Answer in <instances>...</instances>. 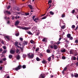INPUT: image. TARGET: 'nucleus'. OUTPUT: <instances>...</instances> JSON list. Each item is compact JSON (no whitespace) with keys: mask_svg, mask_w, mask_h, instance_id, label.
Instances as JSON below:
<instances>
[{"mask_svg":"<svg viewBox=\"0 0 78 78\" xmlns=\"http://www.w3.org/2000/svg\"><path fill=\"white\" fill-rule=\"evenodd\" d=\"M3 63V61L2 60L0 61V64H1V63Z\"/></svg>","mask_w":78,"mask_h":78,"instance_id":"obj_59","label":"nucleus"},{"mask_svg":"<svg viewBox=\"0 0 78 78\" xmlns=\"http://www.w3.org/2000/svg\"><path fill=\"white\" fill-rule=\"evenodd\" d=\"M74 76L76 78H77L78 77V74L77 73H74Z\"/></svg>","mask_w":78,"mask_h":78,"instance_id":"obj_11","label":"nucleus"},{"mask_svg":"<svg viewBox=\"0 0 78 78\" xmlns=\"http://www.w3.org/2000/svg\"><path fill=\"white\" fill-rule=\"evenodd\" d=\"M71 75L72 77H73V76H74L73 74H71Z\"/></svg>","mask_w":78,"mask_h":78,"instance_id":"obj_46","label":"nucleus"},{"mask_svg":"<svg viewBox=\"0 0 78 78\" xmlns=\"http://www.w3.org/2000/svg\"><path fill=\"white\" fill-rule=\"evenodd\" d=\"M34 21L35 22H39V19H38V18H35V19H34Z\"/></svg>","mask_w":78,"mask_h":78,"instance_id":"obj_7","label":"nucleus"},{"mask_svg":"<svg viewBox=\"0 0 78 78\" xmlns=\"http://www.w3.org/2000/svg\"><path fill=\"white\" fill-rule=\"evenodd\" d=\"M3 61H6V58H4L3 59Z\"/></svg>","mask_w":78,"mask_h":78,"instance_id":"obj_49","label":"nucleus"},{"mask_svg":"<svg viewBox=\"0 0 78 78\" xmlns=\"http://www.w3.org/2000/svg\"><path fill=\"white\" fill-rule=\"evenodd\" d=\"M9 58L10 59H11L12 58V55H10L9 56Z\"/></svg>","mask_w":78,"mask_h":78,"instance_id":"obj_30","label":"nucleus"},{"mask_svg":"<svg viewBox=\"0 0 78 78\" xmlns=\"http://www.w3.org/2000/svg\"><path fill=\"white\" fill-rule=\"evenodd\" d=\"M16 53H18V54H20V51L18 49H17L16 51Z\"/></svg>","mask_w":78,"mask_h":78,"instance_id":"obj_13","label":"nucleus"},{"mask_svg":"<svg viewBox=\"0 0 78 78\" xmlns=\"http://www.w3.org/2000/svg\"><path fill=\"white\" fill-rule=\"evenodd\" d=\"M62 59H66V57L64 56L62 57Z\"/></svg>","mask_w":78,"mask_h":78,"instance_id":"obj_45","label":"nucleus"},{"mask_svg":"<svg viewBox=\"0 0 78 78\" xmlns=\"http://www.w3.org/2000/svg\"><path fill=\"white\" fill-rule=\"evenodd\" d=\"M47 16H45L44 17H43V18H41V19H46V18H47Z\"/></svg>","mask_w":78,"mask_h":78,"instance_id":"obj_26","label":"nucleus"},{"mask_svg":"<svg viewBox=\"0 0 78 78\" xmlns=\"http://www.w3.org/2000/svg\"><path fill=\"white\" fill-rule=\"evenodd\" d=\"M51 44H53V41H51Z\"/></svg>","mask_w":78,"mask_h":78,"instance_id":"obj_57","label":"nucleus"},{"mask_svg":"<svg viewBox=\"0 0 78 78\" xmlns=\"http://www.w3.org/2000/svg\"><path fill=\"white\" fill-rule=\"evenodd\" d=\"M19 20H17L15 22V25H19Z\"/></svg>","mask_w":78,"mask_h":78,"instance_id":"obj_10","label":"nucleus"},{"mask_svg":"<svg viewBox=\"0 0 78 78\" xmlns=\"http://www.w3.org/2000/svg\"><path fill=\"white\" fill-rule=\"evenodd\" d=\"M45 78V75L41 74V75L39 77V78Z\"/></svg>","mask_w":78,"mask_h":78,"instance_id":"obj_5","label":"nucleus"},{"mask_svg":"<svg viewBox=\"0 0 78 78\" xmlns=\"http://www.w3.org/2000/svg\"><path fill=\"white\" fill-rule=\"evenodd\" d=\"M16 59H20V56H19V55H17Z\"/></svg>","mask_w":78,"mask_h":78,"instance_id":"obj_15","label":"nucleus"},{"mask_svg":"<svg viewBox=\"0 0 78 78\" xmlns=\"http://www.w3.org/2000/svg\"><path fill=\"white\" fill-rule=\"evenodd\" d=\"M23 58H26V57H27V55H26V54H24L23 55Z\"/></svg>","mask_w":78,"mask_h":78,"instance_id":"obj_28","label":"nucleus"},{"mask_svg":"<svg viewBox=\"0 0 78 78\" xmlns=\"http://www.w3.org/2000/svg\"><path fill=\"white\" fill-rule=\"evenodd\" d=\"M6 51H7L6 50H4V51L3 52H2V53H6Z\"/></svg>","mask_w":78,"mask_h":78,"instance_id":"obj_36","label":"nucleus"},{"mask_svg":"<svg viewBox=\"0 0 78 78\" xmlns=\"http://www.w3.org/2000/svg\"><path fill=\"white\" fill-rule=\"evenodd\" d=\"M62 17H65V15L64 14H62Z\"/></svg>","mask_w":78,"mask_h":78,"instance_id":"obj_43","label":"nucleus"},{"mask_svg":"<svg viewBox=\"0 0 78 78\" xmlns=\"http://www.w3.org/2000/svg\"><path fill=\"white\" fill-rule=\"evenodd\" d=\"M21 68L22 66L20 65H19L17 67H16L15 69H15V70H16V71H17V70H20V69H21Z\"/></svg>","mask_w":78,"mask_h":78,"instance_id":"obj_4","label":"nucleus"},{"mask_svg":"<svg viewBox=\"0 0 78 78\" xmlns=\"http://www.w3.org/2000/svg\"><path fill=\"white\" fill-rule=\"evenodd\" d=\"M27 33L29 34H32V33L30 31L27 32Z\"/></svg>","mask_w":78,"mask_h":78,"instance_id":"obj_31","label":"nucleus"},{"mask_svg":"<svg viewBox=\"0 0 78 78\" xmlns=\"http://www.w3.org/2000/svg\"><path fill=\"white\" fill-rule=\"evenodd\" d=\"M52 2H51V0H50L48 2V3H51Z\"/></svg>","mask_w":78,"mask_h":78,"instance_id":"obj_52","label":"nucleus"},{"mask_svg":"<svg viewBox=\"0 0 78 78\" xmlns=\"http://www.w3.org/2000/svg\"><path fill=\"white\" fill-rule=\"evenodd\" d=\"M27 57L29 58H33L34 57V54L33 53H29L27 54Z\"/></svg>","mask_w":78,"mask_h":78,"instance_id":"obj_2","label":"nucleus"},{"mask_svg":"<svg viewBox=\"0 0 78 78\" xmlns=\"http://www.w3.org/2000/svg\"><path fill=\"white\" fill-rule=\"evenodd\" d=\"M47 41V39L45 38H44L42 40V41L43 42H46V41Z\"/></svg>","mask_w":78,"mask_h":78,"instance_id":"obj_16","label":"nucleus"},{"mask_svg":"<svg viewBox=\"0 0 78 78\" xmlns=\"http://www.w3.org/2000/svg\"><path fill=\"white\" fill-rule=\"evenodd\" d=\"M71 28L73 29H74L75 28V25H72L71 26Z\"/></svg>","mask_w":78,"mask_h":78,"instance_id":"obj_22","label":"nucleus"},{"mask_svg":"<svg viewBox=\"0 0 78 78\" xmlns=\"http://www.w3.org/2000/svg\"><path fill=\"white\" fill-rule=\"evenodd\" d=\"M15 45L17 47L16 48H19V46H18V42L17 41H16L15 43Z\"/></svg>","mask_w":78,"mask_h":78,"instance_id":"obj_6","label":"nucleus"},{"mask_svg":"<svg viewBox=\"0 0 78 78\" xmlns=\"http://www.w3.org/2000/svg\"><path fill=\"white\" fill-rule=\"evenodd\" d=\"M36 60L37 61H41V59H40L39 58L37 57L36 58Z\"/></svg>","mask_w":78,"mask_h":78,"instance_id":"obj_23","label":"nucleus"},{"mask_svg":"<svg viewBox=\"0 0 78 78\" xmlns=\"http://www.w3.org/2000/svg\"><path fill=\"white\" fill-rule=\"evenodd\" d=\"M73 60H75L76 59V57H74L73 58Z\"/></svg>","mask_w":78,"mask_h":78,"instance_id":"obj_42","label":"nucleus"},{"mask_svg":"<svg viewBox=\"0 0 78 78\" xmlns=\"http://www.w3.org/2000/svg\"><path fill=\"white\" fill-rule=\"evenodd\" d=\"M50 47L51 48H54V50H57L58 48V46H57V45H54V46L50 45Z\"/></svg>","mask_w":78,"mask_h":78,"instance_id":"obj_3","label":"nucleus"},{"mask_svg":"<svg viewBox=\"0 0 78 78\" xmlns=\"http://www.w3.org/2000/svg\"><path fill=\"white\" fill-rule=\"evenodd\" d=\"M50 13L51 15H54V12H53L52 11H50Z\"/></svg>","mask_w":78,"mask_h":78,"instance_id":"obj_25","label":"nucleus"},{"mask_svg":"<svg viewBox=\"0 0 78 78\" xmlns=\"http://www.w3.org/2000/svg\"><path fill=\"white\" fill-rule=\"evenodd\" d=\"M69 38L70 40H72V39H73V37H70Z\"/></svg>","mask_w":78,"mask_h":78,"instance_id":"obj_41","label":"nucleus"},{"mask_svg":"<svg viewBox=\"0 0 78 78\" xmlns=\"http://www.w3.org/2000/svg\"><path fill=\"white\" fill-rule=\"evenodd\" d=\"M25 14L27 16H28V15H29V13H26Z\"/></svg>","mask_w":78,"mask_h":78,"instance_id":"obj_61","label":"nucleus"},{"mask_svg":"<svg viewBox=\"0 0 78 78\" xmlns=\"http://www.w3.org/2000/svg\"><path fill=\"white\" fill-rule=\"evenodd\" d=\"M5 37H6V38H7V39H8V40H10V39H11V37L9 36H5Z\"/></svg>","mask_w":78,"mask_h":78,"instance_id":"obj_8","label":"nucleus"},{"mask_svg":"<svg viewBox=\"0 0 78 78\" xmlns=\"http://www.w3.org/2000/svg\"><path fill=\"white\" fill-rule=\"evenodd\" d=\"M67 69V67H66L63 69V71H66Z\"/></svg>","mask_w":78,"mask_h":78,"instance_id":"obj_29","label":"nucleus"},{"mask_svg":"<svg viewBox=\"0 0 78 78\" xmlns=\"http://www.w3.org/2000/svg\"><path fill=\"white\" fill-rule=\"evenodd\" d=\"M78 28V26L76 27V29H75V30H76Z\"/></svg>","mask_w":78,"mask_h":78,"instance_id":"obj_55","label":"nucleus"},{"mask_svg":"<svg viewBox=\"0 0 78 78\" xmlns=\"http://www.w3.org/2000/svg\"><path fill=\"white\" fill-rule=\"evenodd\" d=\"M51 57L53 59V58H54V55H52Z\"/></svg>","mask_w":78,"mask_h":78,"instance_id":"obj_48","label":"nucleus"},{"mask_svg":"<svg viewBox=\"0 0 78 78\" xmlns=\"http://www.w3.org/2000/svg\"><path fill=\"white\" fill-rule=\"evenodd\" d=\"M35 16H33V20H34V19H34V18H35Z\"/></svg>","mask_w":78,"mask_h":78,"instance_id":"obj_58","label":"nucleus"},{"mask_svg":"<svg viewBox=\"0 0 78 78\" xmlns=\"http://www.w3.org/2000/svg\"><path fill=\"white\" fill-rule=\"evenodd\" d=\"M2 69H3V67L1 66L0 67V70H2Z\"/></svg>","mask_w":78,"mask_h":78,"instance_id":"obj_47","label":"nucleus"},{"mask_svg":"<svg viewBox=\"0 0 78 78\" xmlns=\"http://www.w3.org/2000/svg\"><path fill=\"white\" fill-rule=\"evenodd\" d=\"M2 48L0 49V53H1V52L2 51Z\"/></svg>","mask_w":78,"mask_h":78,"instance_id":"obj_56","label":"nucleus"},{"mask_svg":"<svg viewBox=\"0 0 78 78\" xmlns=\"http://www.w3.org/2000/svg\"><path fill=\"white\" fill-rule=\"evenodd\" d=\"M78 40H76L75 41V43H76V44H78Z\"/></svg>","mask_w":78,"mask_h":78,"instance_id":"obj_34","label":"nucleus"},{"mask_svg":"<svg viewBox=\"0 0 78 78\" xmlns=\"http://www.w3.org/2000/svg\"><path fill=\"white\" fill-rule=\"evenodd\" d=\"M28 43V41H25L23 43L24 45H27V43Z\"/></svg>","mask_w":78,"mask_h":78,"instance_id":"obj_24","label":"nucleus"},{"mask_svg":"<svg viewBox=\"0 0 78 78\" xmlns=\"http://www.w3.org/2000/svg\"><path fill=\"white\" fill-rule=\"evenodd\" d=\"M47 53H49L50 52V50L49 49H47Z\"/></svg>","mask_w":78,"mask_h":78,"instance_id":"obj_33","label":"nucleus"},{"mask_svg":"<svg viewBox=\"0 0 78 78\" xmlns=\"http://www.w3.org/2000/svg\"><path fill=\"white\" fill-rule=\"evenodd\" d=\"M30 43H31V44H35V42H34V41L33 40H31L30 41Z\"/></svg>","mask_w":78,"mask_h":78,"instance_id":"obj_14","label":"nucleus"},{"mask_svg":"<svg viewBox=\"0 0 78 78\" xmlns=\"http://www.w3.org/2000/svg\"><path fill=\"white\" fill-rule=\"evenodd\" d=\"M20 48L21 51H22V50H23V48Z\"/></svg>","mask_w":78,"mask_h":78,"instance_id":"obj_60","label":"nucleus"},{"mask_svg":"<svg viewBox=\"0 0 78 78\" xmlns=\"http://www.w3.org/2000/svg\"><path fill=\"white\" fill-rule=\"evenodd\" d=\"M20 41H22L23 40V38H20Z\"/></svg>","mask_w":78,"mask_h":78,"instance_id":"obj_53","label":"nucleus"},{"mask_svg":"<svg viewBox=\"0 0 78 78\" xmlns=\"http://www.w3.org/2000/svg\"><path fill=\"white\" fill-rule=\"evenodd\" d=\"M72 13V14H73V13H75V10H73Z\"/></svg>","mask_w":78,"mask_h":78,"instance_id":"obj_44","label":"nucleus"},{"mask_svg":"<svg viewBox=\"0 0 78 78\" xmlns=\"http://www.w3.org/2000/svg\"><path fill=\"white\" fill-rule=\"evenodd\" d=\"M61 28L62 29H64V28H66V26L64 25V26H62V27H61Z\"/></svg>","mask_w":78,"mask_h":78,"instance_id":"obj_27","label":"nucleus"},{"mask_svg":"<svg viewBox=\"0 0 78 78\" xmlns=\"http://www.w3.org/2000/svg\"><path fill=\"white\" fill-rule=\"evenodd\" d=\"M3 48L4 50H6V47L5 46L3 47Z\"/></svg>","mask_w":78,"mask_h":78,"instance_id":"obj_39","label":"nucleus"},{"mask_svg":"<svg viewBox=\"0 0 78 78\" xmlns=\"http://www.w3.org/2000/svg\"><path fill=\"white\" fill-rule=\"evenodd\" d=\"M5 12L6 13H7L8 14H11V12L8 11H6Z\"/></svg>","mask_w":78,"mask_h":78,"instance_id":"obj_17","label":"nucleus"},{"mask_svg":"<svg viewBox=\"0 0 78 78\" xmlns=\"http://www.w3.org/2000/svg\"><path fill=\"white\" fill-rule=\"evenodd\" d=\"M70 36H71V35L70 34H68L67 35V37L68 38H69Z\"/></svg>","mask_w":78,"mask_h":78,"instance_id":"obj_21","label":"nucleus"},{"mask_svg":"<svg viewBox=\"0 0 78 78\" xmlns=\"http://www.w3.org/2000/svg\"><path fill=\"white\" fill-rule=\"evenodd\" d=\"M10 23V22L9 21H8L7 22V23L8 24H9V23Z\"/></svg>","mask_w":78,"mask_h":78,"instance_id":"obj_62","label":"nucleus"},{"mask_svg":"<svg viewBox=\"0 0 78 78\" xmlns=\"http://www.w3.org/2000/svg\"><path fill=\"white\" fill-rule=\"evenodd\" d=\"M42 63H43V64H46V63H47V62H46V61L45 60H44L42 61Z\"/></svg>","mask_w":78,"mask_h":78,"instance_id":"obj_19","label":"nucleus"},{"mask_svg":"<svg viewBox=\"0 0 78 78\" xmlns=\"http://www.w3.org/2000/svg\"><path fill=\"white\" fill-rule=\"evenodd\" d=\"M76 66H78V62H77L76 63Z\"/></svg>","mask_w":78,"mask_h":78,"instance_id":"obj_63","label":"nucleus"},{"mask_svg":"<svg viewBox=\"0 0 78 78\" xmlns=\"http://www.w3.org/2000/svg\"><path fill=\"white\" fill-rule=\"evenodd\" d=\"M73 50H71L70 51V54L71 55L72 54H73Z\"/></svg>","mask_w":78,"mask_h":78,"instance_id":"obj_12","label":"nucleus"},{"mask_svg":"<svg viewBox=\"0 0 78 78\" xmlns=\"http://www.w3.org/2000/svg\"><path fill=\"white\" fill-rule=\"evenodd\" d=\"M16 51L15 50H11L10 51V53L11 54H14V53H15Z\"/></svg>","mask_w":78,"mask_h":78,"instance_id":"obj_9","label":"nucleus"},{"mask_svg":"<svg viewBox=\"0 0 78 78\" xmlns=\"http://www.w3.org/2000/svg\"><path fill=\"white\" fill-rule=\"evenodd\" d=\"M17 28H19L20 29H22V30H30V29H31L30 27H22L20 26H17Z\"/></svg>","mask_w":78,"mask_h":78,"instance_id":"obj_1","label":"nucleus"},{"mask_svg":"<svg viewBox=\"0 0 78 78\" xmlns=\"http://www.w3.org/2000/svg\"><path fill=\"white\" fill-rule=\"evenodd\" d=\"M28 6L29 7V8H30V9H33V7L31 5H29Z\"/></svg>","mask_w":78,"mask_h":78,"instance_id":"obj_18","label":"nucleus"},{"mask_svg":"<svg viewBox=\"0 0 78 78\" xmlns=\"http://www.w3.org/2000/svg\"><path fill=\"white\" fill-rule=\"evenodd\" d=\"M39 50V48H36V51H38V50Z\"/></svg>","mask_w":78,"mask_h":78,"instance_id":"obj_38","label":"nucleus"},{"mask_svg":"<svg viewBox=\"0 0 78 78\" xmlns=\"http://www.w3.org/2000/svg\"><path fill=\"white\" fill-rule=\"evenodd\" d=\"M17 11H20V8H17Z\"/></svg>","mask_w":78,"mask_h":78,"instance_id":"obj_54","label":"nucleus"},{"mask_svg":"<svg viewBox=\"0 0 78 78\" xmlns=\"http://www.w3.org/2000/svg\"><path fill=\"white\" fill-rule=\"evenodd\" d=\"M56 44H61V42L60 41H58L57 43H56Z\"/></svg>","mask_w":78,"mask_h":78,"instance_id":"obj_40","label":"nucleus"},{"mask_svg":"<svg viewBox=\"0 0 78 78\" xmlns=\"http://www.w3.org/2000/svg\"><path fill=\"white\" fill-rule=\"evenodd\" d=\"M61 51L62 53H64V52H66V49H64L62 50H61Z\"/></svg>","mask_w":78,"mask_h":78,"instance_id":"obj_20","label":"nucleus"},{"mask_svg":"<svg viewBox=\"0 0 78 78\" xmlns=\"http://www.w3.org/2000/svg\"><path fill=\"white\" fill-rule=\"evenodd\" d=\"M48 61H50V60H51V57H49L48 59Z\"/></svg>","mask_w":78,"mask_h":78,"instance_id":"obj_32","label":"nucleus"},{"mask_svg":"<svg viewBox=\"0 0 78 78\" xmlns=\"http://www.w3.org/2000/svg\"><path fill=\"white\" fill-rule=\"evenodd\" d=\"M2 44H4V41H3V40H2Z\"/></svg>","mask_w":78,"mask_h":78,"instance_id":"obj_50","label":"nucleus"},{"mask_svg":"<svg viewBox=\"0 0 78 78\" xmlns=\"http://www.w3.org/2000/svg\"><path fill=\"white\" fill-rule=\"evenodd\" d=\"M10 7H11L10 6H8L7 7L8 9H9V8H10Z\"/></svg>","mask_w":78,"mask_h":78,"instance_id":"obj_51","label":"nucleus"},{"mask_svg":"<svg viewBox=\"0 0 78 78\" xmlns=\"http://www.w3.org/2000/svg\"><path fill=\"white\" fill-rule=\"evenodd\" d=\"M51 78H53V75H51Z\"/></svg>","mask_w":78,"mask_h":78,"instance_id":"obj_64","label":"nucleus"},{"mask_svg":"<svg viewBox=\"0 0 78 78\" xmlns=\"http://www.w3.org/2000/svg\"><path fill=\"white\" fill-rule=\"evenodd\" d=\"M23 69H25L26 68V66L25 65H23Z\"/></svg>","mask_w":78,"mask_h":78,"instance_id":"obj_37","label":"nucleus"},{"mask_svg":"<svg viewBox=\"0 0 78 78\" xmlns=\"http://www.w3.org/2000/svg\"><path fill=\"white\" fill-rule=\"evenodd\" d=\"M15 35L16 36H18L19 35V33H17V34H16Z\"/></svg>","mask_w":78,"mask_h":78,"instance_id":"obj_35","label":"nucleus"}]
</instances>
